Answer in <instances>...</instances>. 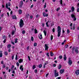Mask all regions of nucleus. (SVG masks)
<instances>
[{"label":"nucleus","instance_id":"nucleus-1","mask_svg":"<svg viewBox=\"0 0 79 79\" xmlns=\"http://www.w3.org/2000/svg\"><path fill=\"white\" fill-rule=\"evenodd\" d=\"M57 32H58V37H60V36L61 35V27L60 26H58L57 27Z\"/></svg>","mask_w":79,"mask_h":79},{"label":"nucleus","instance_id":"nucleus-2","mask_svg":"<svg viewBox=\"0 0 79 79\" xmlns=\"http://www.w3.org/2000/svg\"><path fill=\"white\" fill-rule=\"evenodd\" d=\"M23 24H24V22L23 21V20L22 19H21L20 23H19L20 27H22L23 26Z\"/></svg>","mask_w":79,"mask_h":79},{"label":"nucleus","instance_id":"nucleus-3","mask_svg":"<svg viewBox=\"0 0 79 79\" xmlns=\"http://www.w3.org/2000/svg\"><path fill=\"white\" fill-rule=\"evenodd\" d=\"M71 17L73 18V21H76V17H75V15L73 14H72L71 15Z\"/></svg>","mask_w":79,"mask_h":79},{"label":"nucleus","instance_id":"nucleus-4","mask_svg":"<svg viewBox=\"0 0 79 79\" xmlns=\"http://www.w3.org/2000/svg\"><path fill=\"white\" fill-rule=\"evenodd\" d=\"M72 60H71V58H69V62H68V63L70 65L72 64Z\"/></svg>","mask_w":79,"mask_h":79},{"label":"nucleus","instance_id":"nucleus-5","mask_svg":"<svg viewBox=\"0 0 79 79\" xmlns=\"http://www.w3.org/2000/svg\"><path fill=\"white\" fill-rule=\"evenodd\" d=\"M23 1H21L20 3L19 4V7H20V8H22V7L23 6Z\"/></svg>","mask_w":79,"mask_h":79},{"label":"nucleus","instance_id":"nucleus-6","mask_svg":"<svg viewBox=\"0 0 79 79\" xmlns=\"http://www.w3.org/2000/svg\"><path fill=\"white\" fill-rule=\"evenodd\" d=\"M14 28L15 29V31H13L12 32L11 35H13L15 34V32L16 31V27H14Z\"/></svg>","mask_w":79,"mask_h":79},{"label":"nucleus","instance_id":"nucleus-7","mask_svg":"<svg viewBox=\"0 0 79 79\" xmlns=\"http://www.w3.org/2000/svg\"><path fill=\"white\" fill-rule=\"evenodd\" d=\"M45 50H47L48 49V45L47 44H45Z\"/></svg>","mask_w":79,"mask_h":79},{"label":"nucleus","instance_id":"nucleus-8","mask_svg":"<svg viewBox=\"0 0 79 79\" xmlns=\"http://www.w3.org/2000/svg\"><path fill=\"white\" fill-rule=\"evenodd\" d=\"M43 15L44 17H47V16H48V14H47L45 13V12L43 13Z\"/></svg>","mask_w":79,"mask_h":79},{"label":"nucleus","instance_id":"nucleus-9","mask_svg":"<svg viewBox=\"0 0 79 79\" xmlns=\"http://www.w3.org/2000/svg\"><path fill=\"white\" fill-rule=\"evenodd\" d=\"M64 72V69H61L60 70V73L61 74H63Z\"/></svg>","mask_w":79,"mask_h":79},{"label":"nucleus","instance_id":"nucleus-10","mask_svg":"<svg viewBox=\"0 0 79 79\" xmlns=\"http://www.w3.org/2000/svg\"><path fill=\"white\" fill-rule=\"evenodd\" d=\"M23 60L21 59L19 60H18V62L20 63H23Z\"/></svg>","mask_w":79,"mask_h":79},{"label":"nucleus","instance_id":"nucleus-11","mask_svg":"<svg viewBox=\"0 0 79 79\" xmlns=\"http://www.w3.org/2000/svg\"><path fill=\"white\" fill-rule=\"evenodd\" d=\"M6 8H7L9 11H11V9H10V7L8 8V4L7 3H6Z\"/></svg>","mask_w":79,"mask_h":79},{"label":"nucleus","instance_id":"nucleus-12","mask_svg":"<svg viewBox=\"0 0 79 79\" xmlns=\"http://www.w3.org/2000/svg\"><path fill=\"white\" fill-rule=\"evenodd\" d=\"M64 56L63 59L64 60V61H66L67 59V57H66V54H64Z\"/></svg>","mask_w":79,"mask_h":79},{"label":"nucleus","instance_id":"nucleus-13","mask_svg":"<svg viewBox=\"0 0 79 79\" xmlns=\"http://www.w3.org/2000/svg\"><path fill=\"white\" fill-rule=\"evenodd\" d=\"M71 9L72 11V12H73V11H74L75 9L74 8V6H72L71 8Z\"/></svg>","mask_w":79,"mask_h":79},{"label":"nucleus","instance_id":"nucleus-14","mask_svg":"<svg viewBox=\"0 0 79 79\" xmlns=\"http://www.w3.org/2000/svg\"><path fill=\"white\" fill-rule=\"evenodd\" d=\"M75 74H77V75H79V70H77L75 72Z\"/></svg>","mask_w":79,"mask_h":79},{"label":"nucleus","instance_id":"nucleus-15","mask_svg":"<svg viewBox=\"0 0 79 79\" xmlns=\"http://www.w3.org/2000/svg\"><path fill=\"white\" fill-rule=\"evenodd\" d=\"M23 65H21L20 67V69L22 71H23V69H24L23 68Z\"/></svg>","mask_w":79,"mask_h":79},{"label":"nucleus","instance_id":"nucleus-16","mask_svg":"<svg viewBox=\"0 0 79 79\" xmlns=\"http://www.w3.org/2000/svg\"><path fill=\"white\" fill-rule=\"evenodd\" d=\"M60 3L61 6H63V0H60V1H59Z\"/></svg>","mask_w":79,"mask_h":79},{"label":"nucleus","instance_id":"nucleus-17","mask_svg":"<svg viewBox=\"0 0 79 79\" xmlns=\"http://www.w3.org/2000/svg\"><path fill=\"white\" fill-rule=\"evenodd\" d=\"M55 77H57V76H58L59 75L58 74V72H57L56 73L54 74Z\"/></svg>","mask_w":79,"mask_h":79},{"label":"nucleus","instance_id":"nucleus-18","mask_svg":"<svg viewBox=\"0 0 79 79\" xmlns=\"http://www.w3.org/2000/svg\"><path fill=\"white\" fill-rule=\"evenodd\" d=\"M50 55L51 56H53V55H54V54L52 52H50Z\"/></svg>","mask_w":79,"mask_h":79},{"label":"nucleus","instance_id":"nucleus-19","mask_svg":"<svg viewBox=\"0 0 79 79\" xmlns=\"http://www.w3.org/2000/svg\"><path fill=\"white\" fill-rule=\"evenodd\" d=\"M43 32L44 33V35L45 36L47 35V32L45 30H44L43 31Z\"/></svg>","mask_w":79,"mask_h":79},{"label":"nucleus","instance_id":"nucleus-20","mask_svg":"<svg viewBox=\"0 0 79 79\" xmlns=\"http://www.w3.org/2000/svg\"><path fill=\"white\" fill-rule=\"evenodd\" d=\"M12 19H16V16L14 15L13 16H12Z\"/></svg>","mask_w":79,"mask_h":79},{"label":"nucleus","instance_id":"nucleus-21","mask_svg":"<svg viewBox=\"0 0 79 79\" xmlns=\"http://www.w3.org/2000/svg\"><path fill=\"white\" fill-rule=\"evenodd\" d=\"M19 13L20 15L22 13V10H19Z\"/></svg>","mask_w":79,"mask_h":79},{"label":"nucleus","instance_id":"nucleus-22","mask_svg":"<svg viewBox=\"0 0 79 79\" xmlns=\"http://www.w3.org/2000/svg\"><path fill=\"white\" fill-rule=\"evenodd\" d=\"M37 44L36 43H34V47H36V46H37Z\"/></svg>","mask_w":79,"mask_h":79},{"label":"nucleus","instance_id":"nucleus-23","mask_svg":"<svg viewBox=\"0 0 79 79\" xmlns=\"http://www.w3.org/2000/svg\"><path fill=\"white\" fill-rule=\"evenodd\" d=\"M39 38L40 39H42V34H41L40 36H39Z\"/></svg>","mask_w":79,"mask_h":79},{"label":"nucleus","instance_id":"nucleus-24","mask_svg":"<svg viewBox=\"0 0 79 79\" xmlns=\"http://www.w3.org/2000/svg\"><path fill=\"white\" fill-rule=\"evenodd\" d=\"M4 55H6V56H7V55H8V52H4Z\"/></svg>","mask_w":79,"mask_h":79},{"label":"nucleus","instance_id":"nucleus-25","mask_svg":"<svg viewBox=\"0 0 79 79\" xmlns=\"http://www.w3.org/2000/svg\"><path fill=\"white\" fill-rule=\"evenodd\" d=\"M11 45L10 44H9L7 45V47L8 48H10L11 47Z\"/></svg>","mask_w":79,"mask_h":79},{"label":"nucleus","instance_id":"nucleus-26","mask_svg":"<svg viewBox=\"0 0 79 79\" xmlns=\"http://www.w3.org/2000/svg\"><path fill=\"white\" fill-rule=\"evenodd\" d=\"M2 51H0V57H2Z\"/></svg>","mask_w":79,"mask_h":79},{"label":"nucleus","instance_id":"nucleus-27","mask_svg":"<svg viewBox=\"0 0 79 79\" xmlns=\"http://www.w3.org/2000/svg\"><path fill=\"white\" fill-rule=\"evenodd\" d=\"M61 64H59V67H58L59 69H61Z\"/></svg>","mask_w":79,"mask_h":79},{"label":"nucleus","instance_id":"nucleus-28","mask_svg":"<svg viewBox=\"0 0 79 79\" xmlns=\"http://www.w3.org/2000/svg\"><path fill=\"white\" fill-rule=\"evenodd\" d=\"M38 32H37V30H36V29H35V34H37L38 33Z\"/></svg>","mask_w":79,"mask_h":79},{"label":"nucleus","instance_id":"nucleus-29","mask_svg":"<svg viewBox=\"0 0 79 79\" xmlns=\"http://www.w3.org/2000/svg\"><path fill=\"white\" fill-rule=\"evenodd\" d=\"M18 42V39L16 38L15 39V43H16Z\"/></svg>","mask_w":79,"mask_h":79},{"label":"nucleus","instance_id":"nucleus-30","mask_svg":"<svg viewBox=\"0 0 79 79\" xmlns=\"http://www.w3.org/2000/svg\"><path fill=\"white\" fill-rule=\"evenodd\" d=\"M48 22H47V23H46V24L47 26V27H49V26L48 25Z\"/></svg>","mask_w":79,"mask_h":79},{"label":"nucleus","instance_id":"nucleus-31","mask_svg":"<svg viewBox=\"0 0 79 79\" xmlns=\"http://www.w3.org/2000/svg\"><path fill=\"white\" fill-rule=\"evenodd\" d=\"M75 51L76 53H79V51L77 49L75 50Z\"/></svg>","mask_w":79,"mask_h":79},{"label":"nucleus","instance_id":"nucleus-32","mask_svg":"<svg viewBox=\"0 0 79 79\" xmlns=\"http://www.w3.org/2000/svg\"><path fill=\"white\" fill-rule=\"evenodd\" d=\"M35 68H36V66L35 65H34L32 67V69H34Z\"/></svg>","mask_w":79,"mask_h":79},{"label":"nucleus","instance_id":"nucleus-33","mask_svg":"<svg viewBox=\"0 0 79 79\" xmlns=\"http://www.w3.org/2000/svg\"><path fill=\"white\" fill-rule=\"evenodd\" d=\"M67 34H69V33H70V31H69V29H67Z\"/></svg>","mask_w":79,"mask_h":79},{"label":"nucleus","instance_id":"nucleus-34","mask_svg":"<svg viewBox=\"0 0 79 79\" xmlns=\"http://www.w3.org/2000/svg\"><path fill=\"white\" fill-rule=\"evenodd\" d=\"M26 33V31L25 30H23L22 31V34H24Z\"/></svg>","mask_w":79,"mask_h":79},{"label":"nucleus","instance_id":"nucleus-35","mask_svg":"<svg viewBox=\"0 0 79 79\" xmlns=\"http://www.w3.org/2000/svg\"><path fill=\"white\" fill-rule=\"evenodd\" d=\"M47 6V3L46 2L45 3V4L44 6V8H45Z\"/></svg>","mask_w":79,"mask_h":79},{"label":"nucleus","instance_id":"nucleus-36","mask_svg":"<svg viewBox=\"0 0 79 79\" xmlns=\"http://www.w3.org/2000/svg\"><path fill=\"white\" fill-rule=\"evenodd\" d=\"M16 65L18 67L19 66V64L18 62H17L16 63Z\"/></svg>","mask_w":79,"mask_h":79},{"label":"nucleus","instance_id":"nucleus-37","mask_svg":"<svg viewBox=\"0 0 79 79\" xmlns=\"http://www.w3.org/2000/svg\"><path fill=\"white\" fill-rule=\"evenodd\" d=\"M15 60H18V55H16Z\"/></svg>","mask_w":79,"mask_h":79},{"label":"nucleus","instance_id":"nucleus-38","mask_svg":"<svg viewBox=\"0 0 79 79\" xmlns=\"http://www.w3.org/2000/svg\"><path fill=\"white\" fill-rule=\"evenodd\" d=\"M59 58L60 59H62V58H63V56H59Z\"/></svg>","mask_w":79,"mask_h":79},{"label":"nucleus","instance_id":"nucleus-39","mask_svg":"<svg viewBox=\"0 0 79 79\" xmlns=\"http://www.w3.org/2000/svg\"><path fill=\"white\" fill-rule=\"evenodd\" d=\"M55 28H53L52 29V31L53 32V33L55 32Z\"/></svg>","mask_w":79,"mask_h":79},{"label":"nucleus","instance_id":"nucleus-40","mask_svg":"<svg viewBox=\"0 0 79 79\" xmlns=\"http://www.w3.org/2000/svg\"><path fill=\"white\" fill-rule=\"evenodd\" d=\"M48 61H46L45 62V64H44V65H47V64H48Z\"/></svg>","mask_w":79,"mask_h":79},{"label":"nucleus","instance_id":"nucleus-41","mask_svg":"<svg viewBox=\"0 0 79 79\" xmlns=\"http://www.w3.org/2000/svg\"><path fill=\"white\" fill-rule=\"evenodd\" d=\"M42 65L41 64H40L39 65V68H42Z\"/></svg>","mask_w":79,"mask_h":79},{"label":"nucleus","instance_id":"nucleus-42","mask_svg":"<svg viewBox=\"0 0 79 79\" xmlns=\"http://www.w3.org/2000/svg\"><path fill=\"white\" fill-rule=\"evenodd\" d=\"M8 5L9 6H11V4L10 3V2H8Z\"/></svg>","mask_w":79,"mask_h":79},{"label":"nucleus","instance_id":"nucleus-43","mask_svg":"<svg viewBox=\"0 0 79 79\" xmlns=\"http://www.w3.org/2000/svg\"><path fill=\"white\" fill-rule=\"evenodd\" d=\"M53 36H52V35H51V39L52 40H53Z\"/></svg>","mask_w":79,"mask_h":79},{"label":"nucleus","instance_id":"nucleus-44","mask_svg":"<svg viewBox=\"0 0 79 79\" xmlns=\"http://www.w3.org/2000/svg\"><path fill=\"white\" fill-rule=\"evenodd\" d=\"M15 56V55H13L12 56V60H13V59H14V56Z\"/></svg>","mask_w":79,"mask_h":79},{"label":"nucleus","instance_id":"nucleus-45","mask_svg":"<svg viewBox=\"0 0 79 79\" xmlns=\"http://www.w3.org/2000/svg\"><path fill=\"white\" fill-rule=\"evenodd\" d=\"M68 44L66 45L65 46V48H68Z\"/></svg>","mask_w":79,"mask_h":79},{"label":"nucleus","instance_id":"nucleus-46","mask_svg":"<svg viewBox=\"0 0 79 79\" xmlns=\"http://www.w3.org/2000/svg\"><path fill=\"white\" fill-rule=\"evenodd\" d=\"M31 41H34V38H33V37L32 36L31 37Z\"/></svg>","mask_w":79,"mask_h":79},{"label":"nucleus","instance_id":"nucleus-47","mask_svg":"<svg viewBox=\"0 0 79 79\" xmlns=\"http://www.w3.org/2000/svg\"><path fill=\"white\" fill-rule=\"evenodd\" d=\"M5 67H6V66H5V65L3 64L2 66L3 68H5Z\"/></svg>","mask_w":79,"mask_h":79},{"label":"nucleus","instance_id":"nucleus-48","mask_svg":"<svg viewBox=\"0 0 79 79\" xmlns=\"http://www.w3.org/2000/svg\"><path fill=\"white\" fill-rule=\"evenodd\" d=\"M28 58L29 60L30 61H31V58H30V56H28Z\"/></svg>","mask_w":79,"mask_h":79},{"label":"nucleus","instance_id":"nucleus-49","mask_svg":"<svg viewBox=\"0 0 79 79\" xmlns=\"http://www.w3.org/2000/svg\"><path fill=\"white\" fill-rule=\"evenodd\" d=\"M35 71V73H37V69H35L34 71Z\"/></svg>","mask_w":79,"mask_h":79},{"label":"nucleus","instance_id":"nucleus-50","mask_svg":"<svg viewBox=\"0 0 79 79\" xmlns=\"http://www.w3.org/2000/svg\"><path fill=\"white\" fill-rule=\"evenodd\" d=\"M54 74H56V73H57V72L56 70H54Z\"/></svg>","mask_w":79,"mask_h":79},{"label":"nucleus","instance_id":"nucleus-51","mask_svg":"<svg viewBox=\"0 0 79 79\" xmlns=\"http://www.w3.org/2000/svg\"><path fill=\"white\" fill-rule=\"evenodd\" d=\"M46 55L47 56H48V57L49 56V53H47L46 54Z\"/></svg>","mask_w":79,"mask_h":79},{"label":"nucleus","instance_id":"nucleus-52","mask_svg":"<svg viewBox=\"0 0 79 79\" xmlns=\"http://www.w3.org/2000/svg\"><path fill=\"white\" fill-rule=\"evenodd\" d=\"M3 43L5 44V43H6V39H5L3 41Z\"/></svg>","mask_w":79,"mask_h":79},{"label":"nucleus","instance_id":"nucleus-53","mask_svg":"<svg viewBox=\"0 0 79 79\" xmlns=\"http://www.w3.org/2000/svg\"><path fill=\"white\" fill-rule=\"evenodd\" d=\"M8 69H9V67H7L6 68V70H8Z\"/></svg>","mask_w":79,"mask_h":79},{"label":"nucleus","instance_id":"nucleus-54","mask_svg":"<svg viewBox=\"0 0 79 79\" xmlns=\"http://www.w3.org/2000/svg\"><path fill=\"white\" fill-rule=\"evenodd\" d=\"M74 49H75V47H73L72 48V51H74Z\"/></svg>","mask_w":79,"mask_h":79},{"label":"nucleus","instance_id":"nucleus-55","mask_svg":"<svg viewBox=\"0 0 79 79\" xmlns=\"http://www.w3.org/2000/svg\"><path fill=\"white\" fill-rule=\"evenodd\" d=\"M3 16H4V15L3 14H2L1 15V16L2 17H3Z\"/></svg>","mask_w":79,"mask_h":79},{"label":"nucleus","instance_id":"nucleus-56","mask_svg":"<svg viewBox=\"0 0 79 79\" xmlns=\"http://www.w3.org/2000/svg\"><path fill=\"white\" fill-rule=\"evenodd\" d=\"M3 39H6V36H5V35H4L3 36Z\"/></svg>","mask_w":79,"mask_h":79},{"label":"nucleus","instance_id":"nucleus-57","mask_svg":"<svg viewBox=\"0 0 79 79\" xmlns=\"http://www.w3.org/2000/svg\"><path fill=\"white\" fill-rule=\"evenodd\" d=\"M1 64H4V63H3V61H2L1 62Z\"/></svg>","mask_w":79,"mask_h":79},{"label":"nucleus","instance_id":"nucleus-58","mask_svg":"<svg viewBox=\"0 0 79 79\" xmlns=\"http://www.w3.org/2000/svg\"><path fill=\"white\" fill-rule=\"evenodd\" d=\"M75 25H74V26L73 27V30H74V29H75Z\"/></svg>","mask_w":79,"mask_h":79},{"label":"nucleus","instance_id":"nucleus-59","mask_svg":"<svg viewBox=\"0 0 79 79\" xmlns=\"http://www.w3.org/2000/svg\"><path fill=\"white\" fill-rule=\"evenodd\" d=\"M27 50H29V46H28L27 48Z\"/></svg>","mask_w":79,"mask_h":79},{"label":"nucleus","instance_id":"nucleus-60","mask_svg":"<svg viewBox=\"0 0 79 79\" xmlns=\"http://www.w3.org/2000/svg\"><path fill=\"white\" fill-rule=\"evenodd\" d=\"M53 66H54V67H56V64H53Z\"/></svg>","mask_w":79,"mask_h":79},{"label":"nucleus","instance_id":"nucleus-61","mask_svg":"<svg viewBox=\"0 0 79 79\" xmlns=\"http://www.w3.org/2000/svg\"><path fill=\"white\" fill-rule=\"evenodd\" d=\"M49 74V73H47L46 75V77H47L48 76V75Z\"/></svg>","mask_w":79,"mask_h":79},{"label":"nucleus","instance_id":"nucleus-62","mask_svg":"<svg viewBox=\"0 0 79 79\" xmlns=\"http://www.w3.org/2000/svg\"><path fill=\"white\" fill-rule=\"evenodd\" d=\"M34 5H32L31 6H30V8H32L33 6Z\"/></svg>","mask_w":79,"mask_h":79},{"label":"nucleus","instance_id":"nucleus-63","mask_svg":"<svg viewBox=\"0 0 79 79\" xmlns=\"http://www.w3.org/2000/svg\"><path fill=\"white\" fill-rule=\"evenodd\" d=\"M11 44H13V45H15V43L13 42L12 41L11 42Z\"/></svg>","mask_w":79,"mask_h":79},{"label":"nucleus","instance_id":"nucleus-64","mask_svg":"<svg viewBox=\"0 0 79 79\" xmlns=\"http://www.w3.org/2000/svg\"><path fill=\"white\" fill-rule=\"evenodd\" d=\"M77 12H79V8L77 9Z\"/></svg>","mask_w":79,"mask_h":79}]
</instances>
